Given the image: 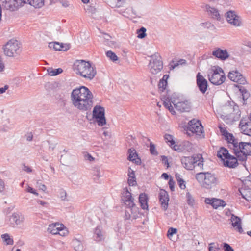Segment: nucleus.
I'll return each instance as SVG.
<instances>
[{"instance_id": "1", "label": "nucleus", "mask_w": 251, "mask_h": 251, "mask_svg": "<svg viewBox=\"0 0 251 251\" xmlns=\"http://www.w3.org/2000/svg\"><path fill=\"white\" fill-rule=\"evenodd\" d=\"M73 106L82 112L90 111L93 105V95L85 86L74 89L71 94Z\"/></svg>"}, {"instance_id": "2", "label": "nucleus", "mask_w": 251, "mask_h": 251, "mask_svg": "<svg viewBox=\"0 0 251 251\" xmlns=\"http://www.w3.org/2000/svg\"><path fill=\"white\" fill-rule=\"evenodd\" d=\"M74 69L77 75L89 80H92L97 73L90 62L83 60H76L74 64Z\"/></svg>"}, {"instance_id": "3", "label": "nucleus", "mask_w": 251, "mask_h": 251, "mask_svg": "<svg viewBox=\"0 0 251 251\" xmlns=\"http://www.w3.org/2000/svg\"><path fill=\"white\" fill-rule=\"evenodd\" d=\"M209 81L213 85H220L223 84L225 80L226 76L223 70L219 66H214L208 73Z\"/></svg>"}, {"instance_id": "4", "label": "nucleus", "mask_w": 251, "mask_h": 251, "mask_svg": "<svg viewBox=\"0 0 251 251\" xmlns=\"http://www.w3.org/2000/svg\"><path fill=\"white\" fill-rule=\"evenodd\" d=\"M4 54L8 57H15L21 52L20 44L16 40L11 39L7 42L3 47Z\"/></svg>"}, {"instance_id": "5", "label": "nucleus", "mask_w": 251, "mask_h": 251, "mask_svg": "<svg viewBox=\"0 0 251 251\" xmlns=\"http://www.w3.org/2000/svg\"><path fill=\"white\" fill-rule=\"evenodd\" d=\"M223 113L225 115H223L224 119H231L232 122L238 120L241 116V112L239 106L236 104L231 105L228 104L225 105L223 108Z\"/></svg>"}, {"instance_id": "6", "label": "nucleus", "mask_w": 251, "mask_h": 251, "mask_svg": "<svg viewBox=\"0 0 251 251\" xmlns=\"http://www.w3.org/2000/svg\"><path fill=\"white\" fill-rule=\"evenodd\" d=\"M122 201L124 204L128 208H129L131 213L135 214L138 213L139 208L136 206L134 202V199L132 197L131 193L128 191L127 188L124 189Z\"/></svg>"}, {"instance_id": "7", "label": "nucleus", "mask_w": 251, "mask_h": 251, "mask_svg": "<svg viewBox=\"0 0 251 251\" xmlns=\"http://www.w3.org/2000/svg\"><path fill=\"white\" fill-rule=\"evenodd\" d=\"M149 67L151 74L155 75L161 71L163 68V62L158 53H155L151 56Z\"/></svg>"}, {"instance_id": "8", "label": "nucleus", "mask_w": 251, "mask_h": 251, "mask_svg": "<svg viewBox=\"0 0 251 251\" xmlns=\"http://www.w3.org/2000/svg\"><path fill=\"white\" fill-rule=\"evenodd\" d=\"M93 117L98 125L102 126L106 123L105 109L100 105H96L93 110Z\"/></svg>"}, {"instance_id": "9", "label": "nucleus", "mask_w": 251, "mask_h": 251, "mask_svg": "<svg viewBox=\"0 0 251 251\" xmlns=\"http://www.w3.org/2000/svg\"><path fill=\"white\" fill-rule=\"evenodd\" d=\"M238 149L239 153L237 155V157L239 161H246L247 156L251 155V143L240 142V146L238 147Z\"/></svg>"}, {"instance_id": "10", "label": "nucleus", "mask_w": 251, "mask_h": 251, "mask_svg": "<svg viewBox=\"0 0 251 251\" xmlns=\"http://www.w3.org/2000/svg\"><path fill=\"white\" fill-rule=\"evenodd\" d=\"M175 107L176 110L180 112H185L188 111V101L186 98L181 95L179 96L177 99L172 101Z\"/></svg>"}, {"instance_id": "11", "label": "nucleus", "mask_w": 251, "mask_h": 251, "mask_svg": "<svg viewBox=\"0 0 251 251\" xmlns=\"http://www.w3.org/2000/svg\"><path fill=\"white\" fill-rule=\"evenodd\" d=\"M248 116L243 117L239 125V127L241 131V133L251 136V120Z\"/></svg>"}, {"instance_id": "12", "label": "nucleus", "mask_w": 251, "mask_h": 251, "mask_svg": "<svg viewBox=\"0 0 251 251\" xmlns=\"http://www.w3.org/2000/svg\"><path fill=\"white\" fill-rule=\"evenodd\" d=\"M189 131L198 135L202 133L203 132V127L201 121L195 118L189 120Z\"/></svg>"}, {"instance_id": "13", "label": "nucleus", "mask_w": 251, "mask_h": 251, "mask_svg": "<svg viewBox=\"0 0 251 251\" xmlns=\"http://www.w3.org/2000/svg\"><path fill=\"white\" fill-rule=\"evenodd\" d=\"M226 21L229 24L234 26H239L241 24V17L236 14L234 11H229L225 14Z\"/></svg>"}, {"instance_id": "14", "label": "nucleus", "mask_w": 251, "mask_h": 251, "mask_svg": "<svg viewBox=\"0 0 251 251\" xmlns=\"http://www.w3.org/2000/svg\"><path fill=\"white\" fill-rule=\"evenodd\" d=\"M228 77L231 81L237 82L239 84L244 85L247 83L245 77L237 70L229 72Z\"/></svg>"}, {"instance_id": "15", "label": "nucleus", "mask_w": 251, "mask_h": 251, "mask_svg": "<svg viewBox=\"0 0 251 251\" xmlns=\"http://www.w3.org/2000/svg\"><path fill=\"white\" fill-rule=\"evenodd\" d=\"M196 84L199 91L202 94H205L208 87V81L200 73L197 74Z\"/></svg>"}, {"instance_id": "16", "label": "nucleus", "mask_w": 251, "mask_h": 251, "mask_svg": "<svg viewBox=\"0 0 251 251\" xmlns=\"http://www.w3.org/2000/svg\"><path fill=\"white\" fill-rule=\"evenodd\" d=\"M217 178L214 175L206 172L204 182L201 184V186L208 189H211L217 184Z\"/></svg>"}, {"instance_id": "17", "label": "nucleus", "mask_w": 251, "mask_h": 251, "mask_svg": "<svg viewBox=\"0 0 251 251\" xmlns=\"http://www.w3.org/2000/svg\"><path fill=\"white\" fill-rule=\"evenodd\" d=\"M1 1L4 8L11 11H16L23 6L20 4L18 0H1Z\"/></svg>"}, {"instance_id": "18", "label": "nucleus", "mask_w": 251, "mask_h": 251, "mask_svg": "<svg viewBox=\"0 0 251 251\" xmlns=\"http://www.w3.org/2000/svg\"><path fill=\"white\" fill-rule=\"evenodd\" d=\"M239 161L237 156H234L230 155L226 160H224L223 164L225 167H228L229 168H235L238 166Z\"/></svg>"}, {"instance_id": "19", "label": "nucleus", "mask_w": 251, "mask_h": 251, "mask_svg": "<svg viewBox=\"0 0 251 251\" xmlns=\"http://www.w3.org/2000/svg\"><path fill=\"white\" fill-rule=\"evenodd\" d=\"M159 201L161 203L162 208L164 210H166L168 206V202L169 198L168 193L164 190H161L159 196Z\"/></svg>"}, {"instance_id": "20", "label": "nucleus", "mask_w": 251, "mask_h": 251, "mask_svg": "<svg viewBox=\"0 0 251 251\" xmlns=\"http://www.w3.org/2000/svg\"><path fill=\"white\" fill-rule=\"evenodd\" d=\"M205 10L208 16L211 18L216 19L218 21H220L221 20V15L217 9L211 7L209 5L206 4L205 5Z\"/></svg>"}, {"instance_id": "21", "label": "nucleus", "mask_w": 251, "mask_h": 251, "mask_svg": "<svg viewBox=\"0 0 251 251\" xmlns=\"http://www.w3.org/2000/svg\"><path fill=\"white\" fill-rule=\"evenodd\" d=\"M212 54L221 60H225L227 59L229 55L226 50L217 48L212 51Z\"/></svg>"}, {"instance_id": "22", "label": "nucleus", "mask_w": 251, "mask_h": 251, "mask_svg": "<svg viewBox=\"0 0 251 251\" xmlns=\"http://www.w3.org/2000/svg\"><path fill=\"white\" fill-rule=\"evenodd\" d=\"M205 202L207 204L211 205L215 209H217L220 206L224 207L226 205V202L224 201L216 198H206Z\"/></svg>"}, {"instance_id": "23", "label": "nucleus", "mask_w": 251, "mask_h": 251, "mask_svg": "<svg viewBox=\"0 0 251 251\" xmlns=\"http://www.w3.org/2000/svg\"><path fill=\"white\" fill-rule=\"evenodd\" d=\"M230 220L232 223V226L234 229L240 233H243V229L242 228L241 219L240 218L234 214H232Z\"/></svg>"}, {"instance_id": "24", "label": "nucleus", "mask_w": 251, "mask_h": 251, "mask_svg": "<svg viewBox=\"0 0 251 251\" xmlns=\"http://www.w3.org/2000/svg\"><path fill=\"white\" fill-rule=\"evenodd\" d=\"M64 225L57 223L50 224L48 228V231L52 234H57L61 235L60 232L63 230L62 228L64 227Z\"/></svg>"}, {"instance_id": "25", "label": "nucleus", "mask_w": 251, "mask_h": 251, "mask_svg": "<svg viewBox=\"0 0 251 251\" xmlns=\"http://www.w3.org/2000/svg\"><path fill=\"white\" fill-rule=\"evenodd\" d=\"M24 217L18 213H14L9 218V222L11 226H14L15 225L21 224L23 221Z\"/></svg>"}, {"instance_id": "26", "label": "nucleus", "mask_w": 251, "mask_h": 251, "mask_svg": "<svg viewBox=\"0 0 251 251\" xmlns=\"http://www.w3.org/2000/svg\"><path fill=\"white\" fill-rule=\"evenodd\" d=\"M242 197L247 201H251V188L249 186H245L239 190Z\"/></svg>"}, {"instance_id": "27", "label": "nucleus", "mask_w": 251, "mask_h": 251, "mask_svg": "<svg viewBox=\"0 0 251 251\" xmlns=\"http://www.w3.org/2000/svg\"><path fill=\"white\" fill-rule=\"evenodd\" d=\"M148 198L146 194L143 193L140 194L139 202L140 204V206L143 209H148Z\"/></svg>"}, {"instance_id": "28", "label": "nucleus", "mask_w": 251, "mask_h": 251, "mask_svg": "<svg viewBox=\"0 0 251 251\" xmlns=\"http://www.w3.org/2000/svg\"><path fill=\"white\" fill-rule=\"evenodd\" d=\"M230 155L228 152V151L223 147L220 148L217 153V156L223 161L228 158Z\"/></svg>"}, {"instance_id": "29", "label": "nucleus", "mask_w": 251, "mask_h": 251, "mask_svg": "<svg viewBox=\"0 0 251 251\" xmlns=\"http://www.w3.org/2000/svg\"><path fill=\"white\" fill-rule=\"evenodd\" d=\"M108 5L112 8L121 7L126 3V0H105Z\"/></svg>"}, {"instance_id": "30", "label": "nucleus", "mask_w": 251, "mask_h": 251, "mask_svg": "<svg viewBox=\"0 0 251 251\" xmlns=\"http://www.w3.org/2000/svg\"><path fill=\"white\" fill-rule=\"evenodd\" d=\"M186 64V60L182 59H180L179 60L177 59H173L170 63V68L172 69H174L176 67L179 66V65H183Z\"/></svg>"}, {"instance_id": "31", "label": "nucleus", "mask_w": 251, "mask_h": 251, "mask_svg": "<svg viewBox=\"0 0 251 251\" xmlns=\"http://www.w3.org/2000/svg\"><path fill=\"white\" fill-rule=\"evenodd\" d=\"M72 243L76 251H83L84 247L80 240L76 238L74 239Z\"/></svg>"}, {"instance_id": "32", "label": "nucleus", "mask_w": 251, "mask_h": 251, "mask_svg": "<svg viewBox=\"0 0 251 251\" xmlns=\"http://www.w3.org/2000/svg\"><path fill=\"white\" fill-rule=\"evenodd\" d=\"M239 88V91L242 94V98L244 101L246 100L250 96V93L244 87L242 86H236Z\"/></svg>"}, {"instance_id": "33", "label": "nucleus", "mask_w": 251, "mask_h": 251, "mask_svg": "<svg viewBox=\"0 0 251 251\" xmlns=\"http://www.w3.org/2000/svg\"><path fill=\"white\" fill-rule=\"evenodd\" d=\"M230 143L232 144L233 147V152L235 156H237V155L239 153L238 147L240 146V142L238 143L237 139L235 138L234 137V139H232Z\"/></svg>"}, {"instance_id": "34", "label": "nucleus", "mask_w": 251, "mask_h": 251, "mask_svg": "<svg viewBox=\"0 0 251 251\" xmlns=\"http://www.w3.org/2000/svg\"><path fill=\"white\" fill-rule=\"evenodd\" d=\"M29 4L36 8H41L44 4V0H30Z\"/></svg>"}, {"instance_id": "35", "label": "nucleus", "mask_w": 251, "mask_h": 251, "mask_svg": "<svg viewBox=\"0 0 251 251\" xmlns=\"http://www.w3.org/2000/svg\"><path fill=\"white\" fill-rule=\"evenodd\" d=\"M201 160L203 161V158L202 155L201 154H194L189 158V162L191 164H196L198 162L201 161Z\"/></svg>"}, {"instance_id": "36", "label": "nucleus", "mask_w": 251, "mask_h": 251, "mask_svg": "<svg viewBox=\"0 0 251 251\" xmlns=\"http://www.w3.org/2000/svg\"><path fill=\"white\" fill-rule=\"evenodd\" d=\"M175 176L179 187L181 189H185V181L182 178H181L180 175L176 173L175 174Z\"/></svg>"}, {"instance_id": "37", "label": "nucleus", "mask_w": 251, "mask_h": 251, "mask_svg": "<svg viewBox=\"0 0 251 251\" xmlns=\"http://www.w3.org/2000/svg\"><path fill=\"white\" fill-rule=\"evenodd\" d=\"M128 159L131 161H134L135 160V157L138 156V154L135 149L131 148L128 151Z\"/></svg>"}, {"instance_id": "38", "label": "nucleus", "mask_w": 251, "mask_h": 251, "mask_svg": "<svg viewBox=\"0 0 251 251\" xmlns=\"http://www.w3.org/2000/svg\"><path fill=\"white\" fill-rule=\"evenodd\" d=\"M48 74L50 76H56L63 72V70L60 68H57L53 69L51 68H50L47 70Z\"/></svg>"}, {"instance_id": "39", "label": "nucleus", "mask_w": 251, "mask_h": 251, "mask_svg": "<svg viewBox=\"0 0 251 251\" xmlns=\"http://www.w3.org/2000/svg\"><path fill=\"white\" fill-rule=\"evenodd\" d=\"M94 234L95 235L96 240L97 241H100L103 238V235L100 226H98L95 228Z\"/></svg>"}, {"instance_id": "40", "label": "nucleus", "mask_w": 251, "mask_h": 251, "mask_svg": "<svg viewBox=\"0 0 251 251\" xmlns=\"http://www.w3.org/2000/svg\"><path fill=\"white\" fill-rule=\"evenodd\" d=\"M106 56L113 62H116L118 60V57L116 54L113 51L109 50L106 53Z\"/></svg>"}, {"instance_id": "41", "label": "nucleus", "mask_w": 251, "mask_h": 251, "mask_svg": "<svg viewBox=\"0 0 251 251\" xmlns=\"http://www.w3.org/2000/svg\"><path fill=\"white\" fill-rule=\"evenodd\" d=\"M206 173V172H200L196 174V178L200 183H201V184L203 183Z\"/></svg>"}, {"instance_id": "42", "label": "nucleus", "mask_w": 251, "mask_h": 251, "mask_svg": "<svg viewBox=\"0 0 251 251\" xmlns=\"http://www.w3.org/2000/svg\"><path fill=\"white\" fill-rule=\"evenodd\" d=\"M203 161L201 160V161L198 162L196 163V164H191L189 162V170H193L195 167H199L201 169H203Z\"/></svg>"}, {"instance_id": "43", "label": "nucleus", "mask_w": 251, "mask_h": 251, "mask_svg": "<svg viewBox=\"0 0 251 251\" xmlns=\"http://www.w3.org/2000/svg\"><path fill=\"white\" fill-rule=\"evenodd\" d=\"M146 29L142 27L137 30V33L138 34L137 37L140 39H143L146 36Z\"/></svg>"}, {"instance_id": "44", "label": "nucleus", "mask_w": 251, "mask_h": 251, "mask_svg": "<svg viewBox=\"0 0 251 251\" xmlns=\"http://www.w3.org/2000/svg\"><path fill=\"white\" fill-rule=\"evenodd\" d=\"M1 238L4 241L6 242L7 245H13L14 243L13 240L10 238L9 234L5 233L1 235Z\"/></svg>"}, {"instance_id": "45", "label": "nucleus", "mask_w": 251, "mask_h": 251, "mask_svg": "<svg viewBox=\"0 0 251 251\" xmlns=\"http://www.w3.org/2000/svg\"><path fill=\"white\" fill-rule=\"evenodd\" d=\"M164 137L167 142L170 143V146H173L175 144V142L174 140V137L172 135L165 134Z\"/></svg>"}, {"instance_id": "46", "label": "nucleus", "mask_w": 251, "mask_h": 251, "mask_svg": "<svg viewBox=\"0 0 251 251\" xmlns=\"http://www.w3.org/2000/svg\"><path fill=\"white\" fill-rule=\"evenodd\" d=\"M179 127L182 129V130L184 133L188 135V123L186 121L182 122Z\"/></svg>"}, {"instance_id": "47", "label": "nucleus", "mask_w": 251, "mask_h": 251, "mask_svg": "<svg viewBox=\"0 0 251 251\" xmlns=\"http://www.w3.org/2000/svg\"><path fill=\"white\" fill-rule=\"evenodd\" d=\"M164 101H163V105L166 108H168L170 105H171L172 101V98H170L169 96H165L164 98Z\"/></svg>"}, {"instance_id": "48", "label": "nucleus", "mask_w": 251, "mask_h": 251, "mask_svg": "<svg viewBox=\"0 0 251 251\" xmlns=\"http://www.w3.org/2000/svg\"><path fill=\"white\" fill-rule=\"evenodd\" d=\"M60 43L59 42H51L49 43V47L53 48L55 50L60 51Z\"/></svg>"}, {"instance_id": "49", "label": "nucleus", "mask_w": 251, "mask_h": 251, "mask_svg": "<svg viewBox=\"0 0 251 251\" xmlns=\"http://www.w3.org/2000/svg\"><path fill=\"white\" fill-rule=\"evenodd\" d=\"M177 230L176 228L170 227L169 228L167 232V236L169 238H171V237L175 234L177 233Z\"/></svg>"}, {"instance_id": "50", "label": "nucleus", "mask_w": 251, "mask_h": 251, "mask_svg": "<svg viewBox=\"0 0 251 251\" xmlns=\"http://www.w3.org/2000/svg\"><path fill=\"white\" fill-rule=\"evenodd\" d=\"M167 84V81H163L160 80L158 86L160 91H163L165 89Z\"/></svg>"}, {"instance_id": "51", "label": "nucleus", "mask_w": 251, "mask_h": 251, "mask_svg": "<svg viewBox=\"0 0 251 251\" xmlns=\"http://www.w3.org/2000/svg\"><path fill=\"white\" fill-rule=\"evenodd\" d=\"M104 44L111 48H115L117 46V43L114 41L111 40V39H109L106 42H104Z\"/></svg>"}, {"instance_id": "52", "label": "nucleus", "mask_w": 251, "mask_h": 251, "mask_svg": "<svg viewBox=\"0 0 251 251\" xmlns=\"http://www.w3.org/2000/svg\"><path fill=\"white\" fill-rule=\"evenodd\" d=\"M150 151L152 155H157L158 154V152L155 149V146L152 143H151L150 144Z\"/></svg>"}, {"instance_id": "53", "label": "nucleus", "mask_w": 251, "mask_h": 251, "mask_svg": "<svg viewBox=\"0 0 251 251\" xmlns=\"http://www.w3.org/2000/svg\"><path fill=\"white\" fill-rule=\"evenodd\" d=\"M168 184L169 186V187L170 188V190L172 192H173L175 191V182L173 180V179L172 177H170V179L168 182Z\"/></svg>"}, {"instance_id": "54", "label": "nucleus", "mask_w": 251, "mask_h": 251, "mask_svg": "<svg viewBox=\"0 0 251 251\" xmlns=\"http://www.w3.org/2000/svg\"><path fill=\"white\" fill-rule=\"evenodd\" d=\"M219 128L220 131L223 136L225 137L226 135H228V136H230L231 138H232V134L228 133L226 129L221 127H219Z\"/></svg>"}, {"instance_id": "55", "label": "nucleus", "mask_w": 251, "mask_h": 251, "mask_svg": "<svg viewBox=\"0 0 251 251\" xmlns=\"http://www.w3.org/2000/svg\"><path fill=\"white\" fill-rule=\"evenodd\" d=\"M223 248L224 251H234V249L227 243H224Z\"/></svg>"}, {"instance_id": "56", "label": "nucleus", "mask_w": 251, "mask_h": 251, "mask_svg": "<svg viewBox=\"0 0 251 251\" xmlns=\"http://www.w3.org/2000/svg\"><path fill=\"white\" fill-rule=\"evenodd\" d=\"M60 51H66L70 49V44L60 43Z\"/></svg>"}, {"instance_id": "57", "label": "nucleus", "mask_w": 251, "mask_h": 251, "mask_svg": "<svg viewBox=\"0 0 251 251\" xmlns=\"http://www.w3.org/2000/svg\"><path fill=\"white\" fill-rule=\"evenodd\" d=\"M127 182L129 186H135L137 184L135 176H134V178L129 177Z\"/></svg>"}, {"instance_id": "58", "label": "nucleus", "mask_w": 251, "mask_h": 251, "mask_svg": "<svg viewBox=\"0 0 251 251\" xmlns=\"http://www.w3.org/2000/svg\"><path fill=\"white\" fill-rule=\"evenodd\" d=\"M181 163L183 165V167L187 170H188V158L187 157H183L181 158Z\"/></svg>"}, {"instance_id": "59", "label": "nucleus", "mask_w": 251, "mask_h": 251, "mask_svg": "<svg viewBox=\"0 0 251 251\" xmlns=\"http://www.w3.org/2000/svg\"><path fill=\"white\" fill-rule=\"evenodd\" d=\"M5 190V183L3 180L0 178V192L2 193Z\"/></svg>"}, {"instance_id": "60", "label": "nucleus", "mask_w": 251, "mask_h": 251, "mask_svg": "<svg viewBox=\"0 0 251 251\" xmlns=\"http://www.w3.org/2000/svg\"><path fill=\"white\" fill-rule=\"evenodd\" d=\"M93 175L96 176L98 178H99L101 176L100 173V170L99 168H96L94 170Z\"/></svg>"}, {"instance_id": "61", "label": "nucleus", "mask_w": 251, "mask_h": 251, "mask_svg": "<svg viewBox=\"0 0 251 251\" xmlns=\"http://www.w3.org/2000/svg\"><path fill=\"white\" fill-rule=\"evenodd\" d=\"M27 192L28 193H32L36 196H38V193L36 192V190H34L31 187L28 186L27 188Z\"/></svg>"}, {"instance_id": "62", "label": "nucleus", "mask_w": 251, "mask_h": 251, "mask_svg": "<svg viewBox=\"0 0 251 251\" xmlns=\"http://www.w3.org/2000/svg\"><path fill=\"white\" fill-rule=\"evenodd\" d=\"M128 177H132V178H134L135 176V172L133 170H132L130 167L128 168Z\"/></svg>"}, {"instance_id": "63", "label": "nucleus", "mask_w": 251, "mask_h": 251, "mask_svg": "<svg viewBox=\"0 0 251 251\" xmlns=\"http://www.w3.org/2000/svg\"><path fill=\"white\" fill-rule=\"evenodd\" d=\"M60 198L62 200H65L66 197V193L64 190H62L60 193Z\"/></svg>"}, {"instance_id": "64", "label": "nucleus", "mask_w": 251, "mask_h": 251, "mask_svg": "<svg viewBox=\"0 0 251 251\" xmlns=\"http://www.w3.org/2000/svg\"><path fill=\"white\" fill-rule=\"evenodd\" d=\"M84 157L86 160L90 161H93L94 159V158L89 153L86 154Z\"/></svg>"}]
</instances>
